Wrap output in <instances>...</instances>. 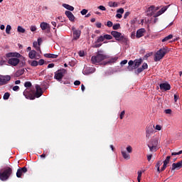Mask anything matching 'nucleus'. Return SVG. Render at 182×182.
I'll return each instance as SVG.
<instances>
[{
    "mask_svg": "<svg viewBox=\"0 0 182 182\" xmlns=\"http://www.w3.org/2000/svg\"><path fill=\"white\" fill-rule=\"evenodd\" d=\"M43 94L41 87L38 85H36V93L32 95L28 93L26 90L23 92V95L26 97V99L34 100L36 98H39Z\"/></svg>",
    "mask_w": 182,
    "mask_h": 182,
    "instance_id": "f257e3e1",
    "label": "nucleus"
},
{
    "mask_svg": "<svg viewBox=\"0 0 182 182\" xmlns=\"http://www.w3.org/2000/svg\"><path fill=\"white\" fill-rule=\"evenodd\" d=\"M103 53L104 51L102 50H98L97 55H94L92 57V63L93 65H96L97 63H100L102 61L105 60L107 58V55H104Z\"/></svg>",
    "mask_w": 182,
    "mask_h": 182,
    "instance_id": "f03ea898",
    "label": "nucleus"
},
{
    "mask_svg": "<svg viewBox=\"0 0 182 182\" xmlns=\"http://www.w3.org/2000/svg\"><path fill=\"white\" fill-rule=\"evenodd\" d=\"M143 63V59L140 58L139 60H135L134 61H133L132 60H130L128 62V67L127 69L129 71H132L133 70H136L137 68H139V67Z\"/></svg>",
    "mask_w": 182,
    "mask_h": 182,
    "instance_id": "7ed1b4c3",
    "label": "nucleus"
},
{
    "mask_svg": "<svg viewBox=\"0 0 182 182\" xmlns=\"http://www.w3.org/2000/svg\"><path fill=\"white\" fill-rule=\"evenodd\" d=\"M13 170L9 166L6 167L3 172H0V179L2 181H6L9 177L12 175Z\"/></svg>",
    "mask_w": 182,
    "mask_h": 182,
    "instance_id": "20e7f679",
    "label": "nucleus"
},
{
    "mask_svg": "<svg viewBox=\"0 0 182 182\" xmlns=\"http://www.w3.org/2000/svg\"><path fill=\"white\" fill-rule=\"evenodd\" d=\"M54 79H55L58 82H61L63 77L65 75H66V70L60 69L58 70L54 73Z\"/></svg>",
    "mask_w": 182,
    "mask_h": 182,
    "instance_id": "39448f33",
    "label": "nucleus"
},
{
    "mask_svg": "<svg viewBox=\"0 0 182 182\" xmlns=\"http://www.w3.org/2000/svg\"><path fill=\"white\" fill-rule=\"evenodd\" d=\"M111 34L117 41H126V38H124V36L118 31H112Z\"/></svg>",
    "mask_w": 182,
    "mask_h": 182,
    "instance_id": "423d86ee",
    "label": "nucleus"
},
{
    "mask_svg": "<svg viewBox=\"0 0 182 182\" xmlns=\"http://www.w3.org/2000/svg\"><path fill=\"white\" fill-rule=\"evenodd\" d=\"M71 31H73V41H77L80 38L82 31L80 29H76L75 26H73L71 28Z\"/></svg>",
    "mask_w": 182,
    "mask_h": 182,
    "instance_id": "0eeeda50",
    "label": "nucleus"
},
{
    "mask_svg": "<svg viewBox=\"0 0 182 182\" xmlns=\"http://www.w3.org/2000/svg\"><path fill=\"white\" fill-rule=\"evenodd\" d=\"M11 80L10 75H0V85L3 86L9 83Z\"/></svg>",
    "mask_w": 182,
    "mask_h": 182,
    "instance_id": "6e6552de",
    "label": "nucleus"
},
{
    "mask_svg": "<svg viewBox=\"0 0 182 182\" xmlns=\"http://www.w3.org/2000/svg\"><path fill=\"white\" fill-rule=\"evenodd\" d=\"M27 171L28 170L26 166L18 168L16 172V177L18 178H21L23 174L27 173Z\"/></svg>",
    "mask_w": 182,
    "mask_h": 182,
    "instance_id": "1a4fd4ad",
    "label": "nucleus"
},
{
    "mask_svg": "<svg viewBox=\"0 0 182 182\" xmlns=\"http://www.w3.org/2000/svg\"><path fill=\"white\" fill-rule=\"evenodd\" d=\"M9 58L8 60V64L11 65L13 66H16L17 65L20 64V59L19 58Z\"/></svg>",
    "mask_w": 182,
    "mask_h": 182,
    "instance_id": "9d476101",
    "label": "nucleus"
},
{
    "mask_svg": "<svg viewBox=\"0 0 182 182\" xmlns=\"http://www.w3.org/2000/svg\"><path fill=\"white\" fill-rule=\"evenodd\" d=\"M158 9H159V8L156 7V9L155 6L154 5L149 6L147 9V16H153L154 15V11H156Z\"/></svg>",
    "mask_w": 182,
    "mask_h": 182,
    "instance_id": "9b49d317",
    "label": "nucleus"
},
{
    "mask_svg": "<svg viewBox=\"0 0 182 182\" xmlns=\"http://www.w3.org/2000/svg\"><path fill=\"white\" fill-rule=\"evenodd\" d=\"M160 90L162 91H168L171 90V85L168 82H163L159 85Z\"/></svg>",
    "mask_w": 182,
    "mask_h": 182,
    "instance_id": "f8f14e48",
    "label": "nucleus"
},
{
    "mask_svg": "<svg viewBox=\"0 0 182 182\" xmlns=\"http://www.w3.org/2000/svg\"><path fill=\"white\" fill-rule=\"evenodd\" d=\"M155 128L154 126L152 125H149L146 127V137L149 139L150 138V136H151V134L154 133V129Z\"/></svg>",
    "mask_w": 182,
    "mask_h": 182,
    "instance_id": "ddd939ff",
    "label": "nucleus"
},
{
    "mask_svg": "<svg viewBox=\"0 0 182 182\" xmlns=\"http://www.w3.org/2000/svg\"><path fill=\"white\" fill-rule=\"evenodd\" d=\"M40 27L42 31H46L47 33L50 31V26L45 22H43L40 24Z\"/></svg>",
    "mask_w": 182,
    "mask_h": 182,
    "instance_id": "4468645a",
    "label": "nucleus"
},
{
    "mask_svg": "<svg viewBox=\"0 0 182 182\" xmlns=\"http://www.w3.org/2000/svg\"><path fill=\"white\" fill-rule=\"evenodd\" d=\"M182 168V160L179 161L177 163H173L172 164V168H171V171H174L176 169L179 170L180 168Z\"/></svg>",
    "mask_w": 182,
    "mask_h": 182,
    "instance_id": "2eb2a0df",
    "label": "nucleus"
},
{
    "mask_svg": "<svg viewBox=\"0 0 182 182\" xmlns=\"http://www.w3.org/2000/svg\"><path fill=\"white\" fill-rule=\"evenodd\" d=\"M146 33V30L144 28H139L136 31V38H141L144 36V33Z\"/></svg>",
    "mask_w": 182,
    "mask_h": 182,
    "instance_id": "dca6fc26",
    "label": "nucleus"
},
{
    "mask_svg": "<svg viewBox=\"0 0 182 182\" xmlns=\"http://www.w3.org/2000/svg\"><path fill=\"white\" fill-rule=\"evenodd\" d=\"M6 58H16L17 59H18L19 58H22V56L20 53H6Z\"/></svg>",
    "mask_w": 182,
    "mask_h": 182,
    "instance_id": "f3484780",
    "label": "nucleus"
},
{
    "mask_svg": "<svg viewBox=\"0 0 182 182\" xmlns=\"http://www.w3.org/2000/svg\"><path fill=\"white\" fill-rule=\"evenodd\" d=\"M171 159V156H166V159L164 161V165L161 168V171H164L167 167V165L169 164Z\"/></svg>",
    "mask_w": 182,
    "mask_h": 182,
    "instance_id": "a211bd4d",
    "label": "nucleus"
},
{
    "mask_svg": "<svg viewBox=\"0 0 182 182\" xmlns=\"http://www.w3.org/2000/svg\"><path fill=\"white\" fill-rule=\"evenodd\" d=\"M65 15L68 17V18L70 21H74L75 20V16L74 14H73L72 12H70V11H65Z\"/></svg>",
    "mask_w": 182,
    "mask_h": 182,
    "instance_id": "6ab92c4d",
    "label": "nucleus"
},
{
    "mask_svg": "<svg viewBox=\"0 0 182 182\" xmlns=\"http://www.w3.org/2000/svg\"><path fill=\"white\" fill-rule=\"evenodd\" d=\"M168 48H161L160 50H159L157 51V53H160L161 55V56H165L166 53H168Z\"/></svg>",
    "mask_w": 182,
    "mask_h": 182,
    "instance_id": "aec40b11",
    "label": "nucleus"
},
{
    "mask_svg": "<svg viewBox=\"0 0 182 182\" xmlns=\"http://www.w3.org/2000/svg\"><path fill=\"white\" fill-rule=\"evenodd\" d=\"M168 6H166L163 7V8L161 9V11H159L157 13V14H155V15L154 16V18H156V17L159 16L160 15L163 14L164 13L166 12V11L168 9Z\"/></svg>",
    "mask_w": 182,
    "mask_h": 182,
    "instance_id": "412c9836",
    "label": "nucleus"
},
{
    "mask_svg": "<svg viewBox=\"0 0 182 182\" xmlns=\"http://www.w3.org/2000/svg\"><path fill=\"white\" fill-rule=\"evenodd\" d=\"M164 57L163 55H161L160 53H159L158 52L154 54V62H159L160 61L161 59H163Z\"/></svg>",
    "mask_w": 182,
    "mask_h": 182,
    "instance_id": "4be33fe9",
    "label": "nucleus"
},
{
    "mask_svg": "<svg viewBox=\"0 0 182 182\" xmlns=\"http://www.w3.org/2000/svg\"><path fill=\"white\" fill-rule=\"evenodd\" d=\"M44 57H46V58L56 59V58H58V55L51 54V53H46V54H44Z\"/></svg>",
    "mask_w": 182,
    "mask_h": 182,
    "instance_id": "5701e85b",
    "label": "nucleus"
},
{
    "mask_svg": "<svg viewBox=\"0 0 182 182\" xmlns=\"http://www.w3.org/2000/svg\"><path fill=\"white\" fill-rule=\"evenodd\" d=\"M36 56V51L35 50H32L28 53V57L31 59H35Z\"/></svg>",
    "mask_w": 182,
    "mask_h": 182,
    "instance_id": "b1692460",
    "label": "nucleus"
},
{
    "mask_svg": "<svg viewBox=\"0 0 182 182\" xmlns=\"http://www.w3.org/2000/svg\"><path fill=\"white\" fill-rule=\"evenodd\" d=\"M122 156L124 159L126 160H129L130 159V155L127 153H126V151L124 150H122Z\"/></svg>",
    "mask_w": 182,
    "mask_h": 182,
    "instance_id": "393cba45",
    "label": "nucleus"
},
{
    "mask_svg": "<svg viewBox=\"0 0 182 182\" xmlns=\"http://www.w3.org/2000/svg\"><path fill=\"white\" fill-rule=\"evenodd\" d=\"M159 144V141L157 139H153L151 140L149 145H152L153 146H157V145Z\"/></svg>",
    "mask_w": 182,
    "mask_h": 182,
    "instance_id": "a878e982",
    "label": "nucleus"
},
{
    "mask_svg": "<svg viewBox=\"0 0 182 182\" xmlns=\"http://www.w3.org/2000/svg\"><path fill=\"white\" fill-rule=\"evenodd\" d=\"M119 4L117 1H109V6L110 8H117Z\"/></svg>",
    "mask_w": 182,
    "mask_h": 182,
    "instance_id": "bb28decb",
    "label": "nucleus"
},
{
    "mask_svg": "<svg viewBox=\"0 0 182 182\" xmlns=\"http://www.w3.org/2000/svg\"><path fill=\"white\" fill-rule=\"evenodd\" d=\"M25 70L24 69H21V70H18L16 71V73H15V76L16 77H19L21 76L24 74Z\"/></svg>",
    "mask_w": 182,
    "mask_h": 182,
    "instance_id": "cd10ccee",
    "label": "nucleus"
},
{
    "mask_svg": "<svg viewBox=\"0 0 182 182\" xmlns=\"http://www.w3.org/2000/svg\"><path fill=\"white\" fill-rule=\"evenodd\" d=\"M63 8H65V9H68L69 11H73L74 10V7L73 6H70L68 4H63Z\"/></svg>",
    "mask_w": 182,
    "mask_h": 182,
    "instance_id": "c85d7f7f",
    "label": "nucleus"
},
{
    "mask_svg": "<svg viewBox=\"0 0 182 182\" xmlns=\"http://www.w3.org/2000/svg\"><path fill=\"white\" fill-rule=\"evenodd\" d=\"M118 60V58L114 57V58H112L110 60H109L108 61H107L106 64H113L115 63Z\"/></svg>",
    "mask_w": 182,
    "mask_h": 182,
    "instance_id": "c756f323",
    "label": "nucleus"
},
{
    "mask_svg": "<svg viewBox=\"0 0 182 182\" xmlns=\"http://www.w3.org/2000/svg\"><path fill=\"white\" fill-rule=\"evenodd\" d=\"M26 59L23 57H21V60L19 62V65L21 67H24L26 65Z\"/></svg>",
    "mask_w": 182,
    "mask_h": 182,
    "instance_id": "7c9ffc66",
    "label": "nucleus"
},
{
    "mask_svg": "<svg viewBox=\"0 0 182 182\" xmlns=\"http://www.w3.org/2000/svg\"><path fill=\"white\" fill-rule=\"evenodd\" d=\"M17 31L21 33H24L26 32V30L21 26H18L17 27Z\"/></svg>",
    "mask_w": 182,
    "mask_h": 182,
    "instance_id": "2f4dec72",
    "label": "nucleus"
},
{
    "mask_svg": "<svg viewBox=\"0 0 182 182\" xmlns=\"http://www.w3.org/2000/svg\"><path fill=\"white\" fill-rule=\"evenodd\" d=\"M173 38V36L172 35H169V36H166V37H164V39H162V42H167L169 40Z\"/></svg>",
    "mask_w": 182,
    "mask_h": 182,
    "instance_id": "473e14b6",
    "label": "nucleus"
},
{
    "mask_svg": "<svg viewBox=\"0 0 182 182\" xmlns=\"http://www.w3.org/2000/svg\"><path fill=\"white\" fill-rule=\"evenodd\" d=\"M120 28H121V26H120V24H119V23L114 24V25L112 26V29H113L114 31H118V30L120 29Z\"/></svg>",
    "mask_w": 182,
    "mask_h": 182,
    "instance_id": "72a5a7b5",
    "label": "nucleus"
},
{
    "mask_svg": "<svg viewBox=\"0 0 182 182\" xmlns=\"http://www.w3.org/2000/svg\"><path fill=\"white\" fill-rule=\"evenodd\" d=\"M105 41V37L104 36H100L97 37V41L95 43H100V42H104Z\"/></svg>",
    "mask_w": 182,
    "mask_h": 182,
    "instance_id": "f704fd0d",
    "label": "nucleus"
},
{
    "mask_svg": "<svg viewBox=\"0 0 182 182\" xmlns=\"http://www.w3.org/2000/svg\"><path fill=\"white\" fill-rule=\"evenodd\" d=\"M11 25H7L6 28V33L7 34H10L11 33Z\"/></svg>",
    "mask_w": 182,
    "mask_h": 182,
    "instance_id": "c9c22d12",
    "label": "nucleus"
},
{
    "mask_svg": "<svg viewBox=\"0 0 182 182\" xmlns=\"http://www.w3.org/2000/svg\"><path fill=\"white\" fill-rule=\"evenodd\" d=\"M103 36L105 40H107V41H110L112 39V36L108 34L104 35Z\"/></svg>",
    "mask_w": 182,
    "mask_h": 182,
    "instance_id": "e433bc0d",
    "label": "nucleus"
},
{
    "mask_svg": "<svg viewBox=\"0 0 182 182\" xmlns=\"http://www.w3.org/2000/svg\"><path fill=\"white\" fill-rule=\"evenodd\" d=\"M126 150L127 151L128 154H132V151H133V149L131 146H128L127 148H126Z\"/></svg>",
    "mask_w": 182,
    "mask_h": 182,
    "instance_id": "4c0bfd02",
    "label": "nucleus"
},
{
    "mask_svg": "<svg viewBox=\"0 0 182 182\" xmlns=\"http://www.w3.org/2000/svg\"><path fill=\"white\" fill-rule=\"evenodd\" d=\"M38 65V62L37 60H32L31 63V65L33 67H36Z\"/></svg>",
    "mask_w": 182,
    "mask_h": 182,
    "instance_id": "58836bf2",
    "label": "nucleus"
},
{
    "mask_svg": "<svg viewBox=\"0 0 182 182\" xmlns=\"http://www.w3.org/2000/svg\"><path fill=\"white\" fill-rule=\"evenodd\" d=\"M25 87H31L32 83L30 81H26L24 85Z\"/></svg>",
    "mask_w": 182,
    "mask_h": 182,
    "instance_id": "ea45409f",
    "label": "nucleus"
},
{
    "mask_svg": "<svg viewBox=\"0 0 182 182\" xmlns=\"http://www.w3.org/2000/svg\"><path fill=\"white\" fill-rule=\"evenodd\" d=\"M141 176H142V172H141V171H138V177H137V180H138L139 182L141 181Z\"/></svg>",
    "mask_w": 182,
    "mask_h": 182,
    "instance_id": "a19ab883",
    "label": "nucleus"
},
{
    "mask_svg": "<svg viewBox=\"0 0 182 182\" xmlns=\"http://www.w3.org/2000/svg\"><path fill=\"white\" fill-rule=\"evenodd\" d=\"M148 147L149 148L150 151L153 152L154 149H156V146L151 144H148Z\"/></svg>",
    "mask_w": 182,
    "mask_h": 182,
    "instance_id": "79ce46f5",
    "label": "nucleus"
},
{
    "mask_svg": "<svg viewBox=\"0 0 182 182\" xmlns=\"http://www.w3.org/2000/svg\"><path fill=\"white\" fill-rule=\"evenodd\" d=\"M144 70V69H143L142 68H138L135 73L136 75H139L140 73H141Z\"/></svg>",
    "mask_w": 182,
    "mask_h": 182,
    "instance_id": "37998d69",
    "label": "nucleus"
},
{
    "mask_svg": "<svg viewBox=\"0 0 182 182\" xmlns=\"http://www.w3.org/2000/svg\"><path fill=\"white\" fill-rule=\"evenodd\" d=\"M10 97V93L9 92H5L4 95V100H9Z\"/></svg>",
    "mask_w": 182,
    "mask_h": 182,
    "instance_id": "c03bdc74",
    "label": "nucleus"
},
{
    "mask_svg": "<svg viewBox=\"0 0 182 182\" xmlns=\"http://www.w3.org/2000/svg\"><path fill=\"white\" fill-rule=\"evenodd\" d=\"M182 154V150L179 151L178 152H172L171 156H179Z\"/></svg>",
    "mask_w": 182,
    "mask_h": 182,
    "instance_id": "a18cd8bd",
    "label": "nucleus"
},
{
    "mask_svg": "<svg viewBox=\"0 0 182 182\" xmlns=\"http://www.w3.org/2000/svg\"><path fill=\"white\" fill-rule=\"evenodd\" d=\"M88 11L87 9H82L81 11H80V14L82 16H85L87 14Z\"/></svg>",
    "mask_w": 182,
    "mask_h": 182,
    "instance_id": "49530a36",
    "label": "nucleus"
},
{
    "mask_svg": "<svg viewBox=\"0 0 182 182\" xmlns=\"http://www.w3.org/2000/svg\"><path fill=\"white\" fill-rule=\"evenodd\" d=\"M141 68L144 70L148 68V65L146 63H144L141 65Z\"/></svg>",
    "mask_w": 182,
    "mask_h": 182,
    "instance_id": "de8ad7c7",
    "label": "nucleus"
},
{
    "mask_svg": "<svg viewBox=\"0 0 182 182\" xmlns=\"http://www.w3.org/2000/svg\"><path fill=\"white\" fill-rule=\"evenodd\" d=\"M163 165V161H159L156 164V165L155 166V167L156 168H160V166Z\"/></svg>",
    "mask_w": 182,
    "mask_h": 182,
    "instance_id": "09e8293b",
    "label": "nucleus"
},
{
    "mask_svg": "<svg viewBox=\"0 0 182 182\" xmlns=\"http://www.w3.org/2000/svg\"><path fill=\"white\" fill-rule=\"evenodd\" d=\"M38 64L40 65H44L45 60L43 59H40L39 61L38 62Z\"/></svg>",
    "mask_w": 182,
    "mask_h": 182,
    "instance_id": "8fccbe9b",
    "label": "nucleus"
},
{
    "mask_svg": "<svg viewBox=\"0 0 182 182\" xmlns=\"http://www.w3.org/2000/svg\"><path fill=\"white\" fill-rule=\"evenodd\" d=\"M106 26H108L109 28H111V27H112L113 23L112 21H109L108 22H107Z\"/></svg>",
    "mask_w": 182,
    "mask_h": 182,
    "instance_id": "3c124183",
    "label": "nucleus"
},
{
    "mask_svg": "<svg viewBox=\"0 0 182 182\" xmlns=\"http://www.w3.org/2000/svg\"><path fill=\"white\" fill-rule=\"evenodd\" d=\"M36 26H31L30 27V30L32 31V32H34L36 31Z\"/></svg>",
    "mask_w": 182,
    "mask_h": 182,
    "instance_id": "603ef678",
    "label": "nucleus"
},
{
    "mask_svg": "<svg viewBox=\"0 0 182 182\" xmlns=\"http://www.w3.org/2000/svg\"><path fill=\"white\" fill-rule=\"evenodd\" d=\"M171 109H167L164 110V112L167 114H171Z\"/></svg>",
    "mask_w": 182,
    "mask_h": 182,
    "instance_id": "864d4df0",
    "label": "nucleus"
},
{
    "mask_svg": "<svg viewBox=\"0 0 182 182\" xmlns=\"http://www.w3.org/2000/svg\"><path fill=\"white\" fill-rule=\"evenodd\" d=\"M74 85L75 86H80L81 85V81L76 80V81L74 82Z\"/></svg>",
    "mask_w": 182,
    "mask_h": 182,
    "instance_id": "5fc2aeb1",
    "label": "nucleus"
},
{
    "mask_svg": "<svg viewBox=\"0 0 182 182\" xmlns=\"http://www.w3.org/2000/svg\"><path fill=\"white\" fill-rule=\"evenodd\" d=\"M60 82L63 85H70V81H63V80Z\"/></svg>",
    "mask_w": 182,
    "mask_h": 182,
    "instance_id": "6e6d98bb",
    "label": "nucleus"
},
{
    "mask_svg": "<svg viewBox=\"0 0 182 182\" xmlns=\"http://www.w3.org/2000/svg\"><path fill=\"white\" fill-rule=\"evenodd\" d=\"M178 99H179V95L175 94V95H174V102H177V101L178 100Z\"/></svg>",
    "mask_w": 182,
    "mask_h": 182,
    "instance_id": "4d7b16f0",
    "label": "nucleus"
},
{
    "mask_svg": "<svg viewBox=\"0 0 182 182\" xmlns=\"http://www.w3.org/2000/svg\"><path fill=\"white\" fill-rule=\"evenodd\" d=\"M125 112L124 110L122 112L121 114H119V119H123V117L124 116Z\"/></svg>",
    "mask_w": 182,
    "mask_h": 182,
    "instance_id": "13d9d810",
    "label": "nucleus"
},
{
    "mask_svg": "<svg viewBox=\"0 0 182 182\" xmlns=\"http://www.w3.org/2000/svg\"><path fill=\"white\" fill-rule=\"evenodd\" d=\"M98 9H100L102 11H106V7L101 5L100 6H98Z\"/></svg>",
    "mask_w": 182,
    "mask_h": 182,
    "instance_id": "bf43d9fd",
    "label": "nucleus"
},
{
    "mask_svg": "<svg viewBox=\"0 0 182 182\" xmlns=\"http://www.w3.org/2000/svg\"><path fill=\"white\" fill-rule=\"evenodd\" d=\"M117 13H119V14H124V9L122 8H121L117 11Z\"/></svg>",
    "mask_w": 182,
    "mask_h": 182,
    "instance_id": "052dcab7",
    "label": "nucleus"
},
{
    "mask_svg": "<svg viewBox=\"0 0 182 182\" xmlns=\"http://www.w3.org/2000/svg\"><path fill=\"white\" fill-rule=\"evenodd\" d=\"M129 15H130V12L125 13V14L124 16V18L127 19Z\"/></svg>",
    "mask_w": 182,
    "mask_h": 182,
    "instance_id": "680f3d73",
    "label": "nucleus"
},
{
    "mask_svg": "<svg viewBox=\"0 0 182 182\" xmlns=\"http://www.w3.org/2000/svg\"><path fill=\"white\" fill-rule=\"evenodd\" d=\"M155 129L157 131H161V127L160 125H156V127H155Z\"/></svg>",
    "mask_w": 182,
    "mask_h": 182,
    "instance_id": "e2e57ef3",
    "label": "nucleus"
},
{
    "mask_svg": "<svg viewBox=\"0 0 182 182\" xmlns=\"http://www.w3.org/2000/svg\"><path fill=\"white\" fill-rule=\"evenodd\" d=\"M19 89H20V87L17 85L13 87L14 91H18Z\"/></svg>",
    "mask_w": 182,
    "mask_h": 182,
    "instance_id": "0e129e2a",
    "label": "nucleus"
},
{
    "mask_svg": "<svg viewBox=\"0 0 182 182\" xmlns=\"http://www.w3.org/2000/svg\"><path fill=\"white\" fill-rule=\"evenodd\" d=\"M0 65H6V60H1L0 61Z\"/></svg>",
    "mask_w": 182,
    "mask_h": 182,
    "instance_id": "69168bd1",
    "label": "nucleus"
},
{
    "mask_svg": "<svg viewBox=\"0 0 182 182\" xmlns=\"http://www.w3.org/2000/svg\"><path fill=\"white\" fill-rule=\"evenodd\" d=\"M55 67V64L54 63H50L48 65V66H47L48 68H52Z\"/></svg>",
    "mask_w": 182,
    "mask_h": 182,
    "instance_id": "338daca9",
    "label": "nucleus"
},
{
    "mask_svg": "<svg viewBox=\"0 0 182 182\" xmlns=\"http://www.w3.org/2000/svg\"><path fill=\"white\" fill-rule=\"evenodd\" d=\"M95 26H97V28H100L102 26V24L100 23H95Z\"/></svg>",
    "mask_w": 182,
    "mask_h": 182,
    "instance_id": "774afa93",
    "label": "nucleus"
}]
</instances>
